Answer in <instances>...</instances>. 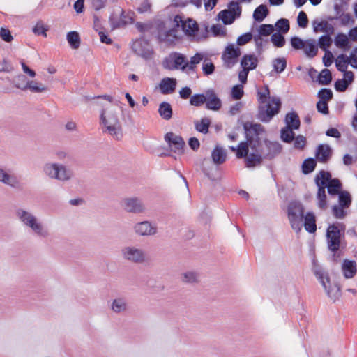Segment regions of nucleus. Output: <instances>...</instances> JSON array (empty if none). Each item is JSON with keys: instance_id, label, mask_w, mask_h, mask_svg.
I'll return each mask as SVG.
<instances>
[{"instance_id": "nucleus-1", "label": "nucleus", "mask_w": 357, "mask_h": 357, "mask_svg": "<svg viewBox=\"0 0 357 357\" xmlns=\"http://www.w3.org/2000/svg\"><path fill=\"white\" fill-rule=\"evenodd\" d=\"M267 98L270 101L265 105H260L258 107L257 118L264 123H268L278 114L280 110L282 102L279 97H270V91L268 86H265L263 91H257V100L260 103H266Z\"/></svg>"}, {"instance_id": "nucleus-2", "label": "nucleus", "mask_w": 357, "mask_h": 357, "mask_svg": "<svg viewBox=\"0 0 357 357\" xmlns=\"http://www.w3.org/2000/svg\"><path fill=\"white\" fill-rule=\"evenodd\" d=\"M16 215L18 219L26 227L31 228L38 236L47 237L49 233L43 228V225L38 221L37 218L29 211L22 208L16 210Z\"/></svg>"}, {"instance_id": "nucleus-3", "label": "nucleus", "mask_w": 357, "mask_h": 357, "mask_svg": "<svg viewBox=\"0 0 357 357\" xmlns=\"http://www.w3.org/2000/svg\"><path fill=\"white\" fill-rule=\"evenodd\" d=\"M100 120L105 127V131L114 139L120 140L122 138L121 126L116 112H111L106 115L105 110H102L100 114Z\"/></svg>"}, {"instance_id": "nucleus-4", "label": "nucleus", "mask_w": 357, "mask_h": 357, "mask_svg": "<svg viewBox=\"0 0 357 357\" xmlns=\"http://www.w3.org/2000/svg\"><path fill=\"white\" fill-rule=\"evenodd\" d=\"M245 132L246 142L251 149L261 148L262 144L260 135L265 132L263 126L259 123L246 122L243 124Z\"/></svg>"}, {"instance_id": "nucleus-5", "label": "nucleus", "mask_w": 357, "mask_h": 357, "mask_svg": "<svg viewBox=\"0 0 357 357\" xmlns=\"http://www.w3.org/2000/svg\"><path fill=\"white\" fill-rule=\"evenodd\" d=\"M314 274L317 280L322 284L328 296L334 301L337 299L340 295V288L337 284L331 286L330 279L327 272L319 266H314L313 268Z\"/></svg>"}, {"instance_id": "nucleus-6", "label": "nucleus", "mask_w": 357, "mask_h": 357, "mask_svg": "<svg viewBox=\"0 0 357 357\" xmlns=\"http://www.w3.org/2000/svg\"><path fill=\"white\" fill-rule=\"evenodd\" d=\"M304 211L303 205L299 202H291L287 206V215L291 227L297 233L302 228Z\"/></svg>"}, {"instance_id": "nucleus-7", "label": "nucleus", "mask_w": 357, "mask_h": 357, "mask_svg": "<svg viewBox=\"0 0 357 357\" xmlns=\"http://www.w3.org/2000/svg\"><path fill=\"white\" fill-rule=\"evenodd\" d=\"M162 66L169 70H181L188 73V59L183 54L173 52H171L162 61Z\"/></svg>"}, {"instance_id": "nucleus-8", "label": "nucleus", "mask_w": 357, "mask_h": 357, "mask_svg": "<svg viewBox=\"0 0 357 357\" xmlns=\"http://www.w3.org/2000/svg\"><path fill=\"white\" fill-rule=\"evenodd\" d=\"M45 174L50 178L62 181H68L72 177V172L67 167L58 163H46L43 166Z\"/></svg>"}, {"instance_id": "nucleus-9", "label": "nucleus", "mask_w": 357, "mask_h": 357, "mask_svg": "<svg viewBox=\"0 0 357 357\" xmlns=\"http://www.w3.org/2000/svg\"><path fill=\"white\" fill-rule=\"evenodd\" d=\"M344 229V225L342 224H333L328 226L326 230V239L328 248L329 250L335 253L339 250L340 246V229Z\"/></svg>"}, {"instance_id": "nucleus-10", "label": "nucleus", "mask_w": 357, "mask_h": 357, "mask_svg": "<svg viewBox=\"0 0 357 357\" xmlns=\"http://www.w3.org/2000/svg\"><path fill=\"white\" fill-rule=\"evenodd\" d=\"M121 255L124 259L134 264H143L146 260L144 250L135 246H127L121 250Z\"/></svg>"}, {"instance_id": "nucleus-11", "label": "nucleus", "mask_w": 357, "mask_h": 357, "mask_svg": "<svg viewBox=\"0 0 357 357\" xmlns=\"http://www.w3.org/2000/svg\"><path fill=\"white\" fill-rule=\"evenodd\" d=\"M258 59L254 54H245L241 61L243 70L238 73V78L241 83L247 82L248 75L250 70L255 69L257 66Z\"/></svg>"}, {"instance_id": "nucleus-12", "label": "nucleus", "mask_w": 357, "mask_h": 357, "mask_svg": "<svg viewBox=\"0 0 357 357\" xmlns=\"http://www.w3.org/2000/svg\"><path fill=\"white\" fill-rule=\"evenodd\" d=\"M241 52L239 47L229 45L222 54V59L226 68H232L238 61Z\"/></svg>"}, {"instance_id": "nucleus-13", "label": "nucleus", "mask_w": 357, "mask_h": 357, "mask_svg": "<svg viewBox=\"0 0 357 357\" xmlns=\"http://www.w3.org/2000/svg\"><path fill=\"white\" fill-rule=\"evenodd\" d=\"M132 49L137 55L145 59H151L153 54L150 43L144 38L135 40L132 45Z\"/></svg>"}, {"instance_id": "nucleus-14", "label": "nucleus", "mask_w": 357, "mask_h": 357, "mask_svg": "<svg viewBox=\"0 0 357 357\" xmlns=\"http://www.w3.org/2000/svg\"><path fill=\"white\" fill-rule=\"evenodd\" d=\"M282 149V145L278 142L264 140V146H261V151L265 160H271L278 155Z\"/></svg>"}, {"instance_id": "nucleus-15", "label": "nucleus", "mask_w": 357, "mask_h": 357, "mask_svg": "<svg viewBox=\"0 0 357 357\" xmlns=\"http://www.w3.org/2000/svg\"><path fill=\"white\" fill-rule=\"evenodd\" d=\"M121 206L125 211L132 213H141L145 211L142 201L137 197L125 198L121 201Z\"/></svg>"}, {"instance_id": "nucleus-16", "label": "nucleus", "mask_w": 357, "mask_h": 357, "mask_svg": "<svg viewBox=\"0 0 357 357\" xmlns=\"http://www.w3.org/2000/svg\"><path fill=\"white\" fill-rule=\"evenodd\" d=\"M18 79H22L24 83L21 84L17 82L15 84V87L22 91L29 89L33 93H41L47 90V88L41 83L39 84L34 81H26V77L24 75H18Z\"/></svg>"}, {"instance_id": "nucleus-17", "label": "nucleus", "mask_w": 357, "mask_h": 357, "mask_svg": "<svg viewBox=\"0 0 357 357\" xmlns=\"http://www.w3.org/2000/svg\"><path fill=\"white\" fill-rule=\"evenodd\" d=\"M164 138L174 152L183 153L185 142L181 136L176 135L172 132H169L165 134Z\"/></svg>"}, {"instance_id": "nucleus-18", "label": "nucleus", "mask_w": 357, "mask_h": 357, "mask_svg": "<svg viewBox=\"0 0 357 357\" xmlns=\"http://www.w3.org/2000/svg\"><path fill=\"white\" fill-rule=\"evenodd\" d=\"M0 183L15 189L20 187V181L17 176L11 174L10 169L6 170L2 166H0Z\"/></svg>"}, {"instance_id": "nucleus-19", "label": "nucleus", "mask_w": 357, "mask_h": 357, "mask_svg": "<svg viewBox=\"0 0 357 357\" xmlns=\"http://www.w3.org/2000/svg\"><path fill=\"white\" fill-rule=\"evenodd\" d=\"M250 152L245 159V165L248 168H252L260 165L264 159L261 148L251 149Z\"/></svg>"}, {"instance_id": "nucleus-20", "label": "nucleus", "mask_w": 357, "mask_h": 357, "mask_svg": "<svg viewBox=\"0 0 357 357\" xmlns=\"http://www.w3.org/2000/svg\"><path fill=\"white\" fill-rule=\"evenodd\" d=\"M135 231L139 236H151L157 231L155 226L149 221H143L137 223L134 227Z\"/></svg>"}, {"instance_id": "nucleus-21", "label": "nucleus", "mask_w": 357, "mask_h": 357, "mask_svg": "<svg viewBox=\"0 0 357 357\" xmlns=\"http://www.w3.org/2000/svg\"><path fill=\"white\" fill-rule=\"evenodd\" d=\"M333 155V149L328 144H319L316 149L315 156L319 162H327Z\"/></svg>"}, {"instance_id": "nucleus-22", "label": "nucleus", "mask_w": 357, "mask_h": 357, "mask_svg": "<svg viewBox=\"0 0 357 357\" xmlns=\"http://www.w3.org/2000/svg\"><path fill=\"white\" fill-rule=\"evenodd\" d=\"M354 74L352 71H347L344 73V78L335 81V89L338 92H344L348 86L354 82Z\"/></svg>"}, {"instance_id": "nucleus-23", "label": "nucleus", "mask_w": 357, "mask_h": 357, "mask_svg": "<svg viewBox=\"0 0 357 357\" xmlns=\"http://www.w3.org/2000/svg\"><path fill=\"white\" fill-rule=\"evenodd\" d=\"M206 109L217 111L221 107L222 102L213 90L209 89L206 91Z\"/></svg>"}, {"instance_id": "nucleus-24", "label": "nucleus", "mask_w": 357, "mask_h": 357, "mask_svg": "<svg viewBox=\"0 0 357 357\" xmlns=\"http://www.w3.org/2000/svg\"><path fill=\"white\" fill-rule=\"evenodd\" d=\"M342 270L346 278H352L357 272L356 262L354 260L344 259L342 264Z\"/></svg>"}, {"instance_id": "nucleus-25", "label": "nucleus", "mask_w": 357, "mask_h": 357, "mask_svg": "<svg viewBox=\"0 0 357 357\" xmlns=\"http://www.w3.org/2000/svg\"><path fill=\"white\" fill-rule=\"evenodd\" d=\"M176 86V79L174 78H163L160 83V89L163 94L172 93Z\"/></svg>"}, {"instance_id": "nucleus-26", "label": "nucleus", "mask_w": 357, "mask_h": 357, "mask_svg": "<svg viewBox=\"0 0 357 357\" xmlns=\"http://www.w3.org/2000/svg\"><path fill=\"white\" fill-rule=\"evenodd\" d=\"M313 30L315 33L324 32L326 34H333L334 32V27L332 24H329L325 20L319 22L315 20L312 22Z\"/></svg>"}, {"instance_id": "nucleus-27", "label": "nucleus", "mask_w": 357, "mask_h": 357, "mask_svg": "<svg viewBox=\"0 0 357 357\" xmlns=\"http://www.w3.org/2000/svg\"><path fill=\"white\" fill-rule=\"evenodd\" d=\"M286 127L292 130H298L300 128L301 121L298 114L296 112H289L285 116Z\"/></svg>"}, {"instance_id": "nucleus-28", "label": "nucleus", "mask_w": 357, "mask_h": 357, "mask_svg": "<svg viewBox=\"0 0 357 357\" xmlns=\"http://www.w3.org/2000/svg\"><path fill=\"white\" fill-rule=\"evenodd\" d=\"M304 227L309 233H314L317 230L315 215L312 212L304 215Z\"/></svg>"}, {"instance_id": "nucleus-29", "label": "nucleus", "mask_w": 357, "mask_h": 357, "mask_svg": "<svg viewBox=\"0 0 357 357\" xmlns=\"http://www.w3.org/2000/svg\"><path fill=\"white\" fill-rule=\"evenodd\" d=\"M314 180L317 186L326 188L327 185H328L331 180H333V178H331V174L330 172L321 170L316 176Z\"/></svg>"}, {"instance_id": "nucleus-30", "label": "nucleus", "mask_w": 357, "mask_h": 357, "mask_svg": "<svg viewBox=\"0 0 357 357\" xmlns=\"http://www.w3.org/2000/svg\"><path fill=\"white\" fill-rule=\"evenodd\" d=\"M227 157L225 151L219 146H216L211 153V158L216 165H221L225 162Z\"/></svg>"}, {"instance_id": "nucleus-31", "label": "nucleus", "mask_w": 357, "mask_h": 357, "mask_svg": "<svg viewBox=\"0 0 357 357\" xmlns=\"http://www.w3.org/2000/svg\"><path fill=\"white\" fill-rule=\"evenodd\" d=\"M181 27L188 36H195L199 30L197 23L192 19L183 21V24H181Z\"/></svg>"}, {"instance_id": "nucleus-32", "label": "nucleus", "mask_w": 357, "mask_h": 357, "mask_svg": "<svg viewBox=\"0 0 357 357\" xmlns=\"http://www.w3.org/2000/svg\"><path fill=\"white\" fill-rule=\"evenodd\" d=\"M326 188H327L328 193L330 195L336 196L342 192V185L338 178H333Z\"/></svg>"}, {"instance_id": "nucleus-33", "label": "nucleus", "mask_w": 357, "mask_h": 357, "mask_svg": "<svg viewBox=\"0 0 357 357\" xmlns=\"http://www.w3.org/2000/svg\"><path fill=\"white\" fill-rule=\"evenodd\" d=\"M269 10L265 4L257 6L253 12V18L256 22H261L268 15Z\"/></svg>"}, {"instance_id": "nucleus-34", "label": "nucleus", "mask_w": 357, "mask_h": 357, "mask_svg": "<svg viewBox=\"0 0 357 357\" xmlns=\"http://www.w3.org/2000/svg\"><path fill=\"white\" fill-rule=\"evenodd\" d=\"M160 116L165 120H169L172 116V108L167 102H162L160 104L158 108Z\"/></svg>"}, {"instance_id": "nucleus-35", "label": "nucleus", "mask_w": 357, "mask_h": 357, "mask_svg": "<svg viewBox=\"0 0 357 357\" xmlns=\"http://www.w3.org/2000/svg\"><path fill=\"white\" fill-rule=\"evenodd\" d=\"M303 50L307 57L313 58L317 54L318 47L314 40L310 39L306 40L305 47Z\"/></svg>"}, {"instance_id": "nucleus-36", "label": "nucleus", "mask_w": 357, "mask_h": 357, "mask_svg": "<svg viewBox=\"0 0 357 357\" xmlns=\"http://www.w3.org/2000/svg\"><path fill=\"white\" fill-rule=\"evenodd\" d=\"M335 44L337 47L341 48L344 51L349 50L351 47L349 38L344 33H340L335 36Z\"/></svg>"}, {"instance_id": "nucleus-37", "label": "nucleus", "mask_w": 357, "mask_h": 357, "mask_svg": "<svg viewBox=\"0 0 357 357\" xmlns=\"http://www.w3.org/2000/svg\"><path fill=\"white\" fill-rule=\"evenodd\" d=\"M66 39L70 46L73 49H78L80 46V36L79 34L75 31H70L67 33Z\"/></svg>"}, {"instance_id": "nucleus-38", "label": "nucleus", "mask_w": 357, "mask_h": 357, "mask_svg": "<svg viewBox=\"0 0 357 357\" xmlns=\"http://www.w3.org/2000/svg\"><path fill=\"white\" fill-rule=\"evenodd\" d=\"M133 18L128 17V20L116 17L114 15H112L109 17V22L112 26V29H119L125 26L128 24H132L133 22Z\"/></svg>"}, {"instance_id": "nucleus-39", "label": "nucleus", "mask_w": 357, "mask_h": 357, "mask_svg": "<svg viewBox=\"0 0 357 357\" xmlns=\"http://www.w3.org/2000/svg\"><path fill=\"white\" fill-rule=\"evenodd\" d=\"M203 58V54L197 52L190 58V61L188 60V73H195L196 71L197 65L202 61Z\"/></svg>"}, {"instance_id": "nucleus-40", "label": "nucleus", "mask_w": 357, "mask_h": 357, "mask_svg": "<svg viewBox=\"0 0 357 357\" xmlns=\"http://www.w3.org/2000/svg\"><path fill=\"white\" fill-rule=\"evenodd\" d=\"M211 125V121L209 119L204 117L202 118L200 121L195 122V129L203 134H207Z\"/></svg>"}, {"instance_id": "nucleus-41", "label": "nucleus", "mask_w": 357, "mask_h": 357, "mask_svg": "<svg viewBox=\"0 0 357 357\" xmlns=\"http://www.w3.org/2000/svg\"><path fill=\"white\" fill-rule=\"evenodd\" d=\"M218 19L221 20L225 25L231 24L236 19V16L232 15L229 10L226 9L221 10L218 15Z\"/></svg>"}, {"instance_id": "nucleus-42", "label": "nucleus", "mask_w": 357, "mask_h": 357, "mask_svg": "<svg viewBox=\"0 0 357 357\" xmlns=\"http://www.w3.org/2000/svg\"><path fill=\"white\" fill-rule=\"evenodd\" d=\"M318 187V191L317 194V199L318 200V206L321 210H324L327 207V202H326V190L324 187L317 186Z\"/></svg>"}, {"instance_id": "nucleus-43", "label": "nucleus", "mask_w": 357, "mask_h": 357, "mask_svg": "<svg viewBox=\"0 0 357 357\" xmlns=\"http://www.w3.org/2000/svg\"><path fill=\"white\" fill-rule=\"evenodd\" d=\"M349 63V57L343 54H340L335 61V66L337 69L344 73L347 72L346 69L347 68V65Z\"/></svg>"}, {"instance_id": "nucleus-44", "label": "nucleus", "mask_w": 357, "mask_h": 357, "mask_svg": "<svg viewBox=\"0 0 357 357\" xmlns=\"http://www.w3.org/2000/svg\"><path fill=\"white\" fill-rule=\"evenodd\" d=\"M317 165V161L313 158H309L305 159L302 165V172L304 174H308L312 172Z\"/></svg>"}, {"instance_id": "nucleus-45", "label": "nucleus", "mask_w": 357, "mask_h": 357, "mask_svg": "<svg viewBox=\"0 0 357 357\" xmlns=\"http://www.w3.org/2000/svg\"><path fill=\"white\" fill-rule=\"evenodd\" d=\"M295 133L289 127H284L280 130L281 139L286 143H291L294 141Z\"/></svg>"}, {"instance_id": "nucleus-46", "label": "nucleus", "mask_w": 357, "mask_h": 357, "mask_svg": "<svg viewBox=\"0 0 357 357\" xmlns=\"http://www.w3.org/2000/svg\"><path fill=\"white\" fill-rule=\"evenodd\" d=\"M273 70L277 73H282L287 67V61L284 57L276 58L272 62Z\"/></svg>"}, {"instance_id": "nucleus-47", "label": "nucleus", "mask_w": 357, "mask_h": 357, "mask_svg": "<svg viewBox=\"0 0 357 357\" xmlns=\"http://www.w3.org/2000/svg\"><path fill=\"white\" fill-rule=\"evenodd\" d=\"M318 82L320 84L328 85L332 81V74L331 71L327 69H323L318 76Z\"/></svg>"}, {"instance_id": "nucleus-48", "label": "nucleus", "mask_w": 357, "mask_h": 357, "mask_svg": "<svg viewBox=\"0 0 357 357\" xmlns=\"http://www.w3.org/2000/svg\"><path fill=\"white\" fill-rule=\"evenodd\" d=\"M337 195L339 204L347 208H349L351 204V195L347 191H342Z\"/></svg>"}, {"instance_id": "nucleus-49", "label": "nucleus", "mask_w": 357, "mask_h": 357, "mask_svg": "<svg viewBox=\"0 0 357 357\" xmlns=\"http://www.w3.org/2000/svg\"><path fill=\"white\" fill-rule=\"evenodd\" d=\"M275 27L277 29L278 32L287 33L290 29L289 22L287 19L281 18L275 22Z\"/></svg>"}, {"instance_id": "nucleus-50", "label": "nucleus", "mask_w": 357, "mask_h": 357, "mask_svg": "<svg viewBox=\"0 0 357 357\" xmlns=\"http://www.w3.org/2000/svg\"><path fill=\"white\" fill-rule=\"evenodd\" d=\"M206 93H199L192 96L190 98V104L195 107H199L206 101Z\"/></svg>"}, {"instance_id": "nucleus-51", "label": "nucleus", "mask_w": 357, "mask_h": 357, "mask_svg": "<svg viewBox=\"0 0 357 357\" xmlns=\"http://www.w3.org/2000/svg\"><path fill=\"white\" fill-rule=\"evenodd\" d=\"M283 33L275 32L273 33L271 36V41L273 43L276 47H282L285 45V38L282 36Z\"/></svg>"}, {"instance_id": "nucleus-52", "label": "nucleus", "mask_w": 357, "mask_h": 357, "mask_svg": "<svg viewBox=\"0 0 357 357\" xmlns=\"http://www.w3.org/2000/svg\"><path fill=\"white\" fill-rule=\"evenodd\" d=\"M249 144L246 142H241L238 144L236 149V157L238 158H246L248 155Z\"/></svg>"}, {"instance_id": "nucleus-53", "label": "nucleus", "mask_w": 357, "mask_h": 357, "mask_svg": "<svg viewBox=\"0 0 357 357\" xmlns=\"http://www.w3.org/2000/svg\"><path fill=\"white\" fill-rule=\"evenodd\" d=\"M348 8V3L344 0H335L334 10L336 17L344 13Z\"/></svg>"}, {"instance_id": "nucleus-54", "label": "nucleus", "mask_w": 357, "mask_h": 357, "mask_svg": "<svg viewBox=\"0 0 357 357\" xmlns=\"http://www.w3.org/2000/svg\"><path fill=\"white\" fill-rule=\"evenodd\" d=\"M226 10H229L232 15H235L236 18H238L241 15L242 8L239 2L231 1L228 4V9Z\"/></svg>"}, {"instance_id": "nucleus-55", "label": "nucleus", "mask_w": 357, "mask_h": 357, "mask_svg": "<svg viewBox=\"0 0 357 357\" xmlns=\"http://www.w3.org/2000/svg\"><path fill=\"white\" fill-rule=\"evenodd\" d=\"M330 35L331 34L323 35L319 38V46L324 51L328 50V48L332 43V39Z\"/></svg>"}, {"instance_id": "nucleus-56", "label": "nucleus", "mask_w": 357, "mask_h": 357, "mask_svg": "<svg viewBox=\"0 0 357 357\" xmlns=\"http://www.w3.org/2000/svg\"><path fill=\"white\" fill-rule=\"evenodd\" d=\"M112 309L115 312H121L126 310V303L122 298L114 299L112 303Z\"/></svg>"}, {"instance_id": "nucleus-57", "label": "nucleus", "mask_w": 357, "mask_h": 357, "mask_svg": "<svg viewBox=\"0 0 357 357\" xmlns=\"http://www.w3.org/2000/svg\"><path fill=\"white\" fill-rule=\"evenodd\" d=\"M32 31L35 35L43 36L46 37V32L48 31V28L44 25L42 21H38L33 27Z\"/></svg>"}, {"instance_id": "nucleus-58", "label": "nucleus", "mask_w": 357, "mask_h": 357, "mask_svg": "<svg viewBox=\"0 0 357 357\" xmlns=\"http://www.w3.org/2000/svg\"><path fill=\"white\" fill-rule=\"evenodd\" d=\"M274 26L272 24H264L259 26L258 31L261 36H268L273 34Z\"/></svg>"}, {"instance_id": "nucleus-59", "label": "nucleus", "mask_w": 357, "mask_h": 357, "mask_svg": "<svg viewBox=\"0 0 357 357\" xmlns=\"http://www.w3.org/2000/svg\"><path fill=\"white\" fill-rule=\"evenodd\" d=\"M344 208H347L344 206H342L341 205H334L332 207V213L333 216L336 218L342 219L344 218L347 213L344 211Z\"/></svg>"}, {"instance_id": "nucleus-60", "label": "nucleus", "mask_w": 357, "mask_h": 357, "mask_svg": "<svg viewBox=\"0 0 357 357\" xmlns=\"http://www.w3.org/2000/svg\"><path fill=\"white\" fill-rule=\"evenodd\" d=\"M202 70L205 75H210L214 73L215 66L208 59H205L202 63Z\"/></svg>"}, {"instance_id": "nucleus-61", "label": "nucleus", "mask_w": 357, "mask_h": 357, "mask_svg": "<svg viewBox=\"0 0 357 357\" xmlns=\"http://www.w3.org/2000/svg\"><path fill=\"white\" fill-rule=\"evenodd\" d=\"M320 100L328 102L333 98V92L330 89L324 88L318 92Z\"/></svg>"}, {"instance_id": "nucleus-62", "label": "nucleus", "mask_w": 357, "mask_h": 357, "mask_svg": "<svg viewBox=\"0 0 357 357\" xmlns=\"http://www.w3.org/2000/svg\"><path fill=\"white\" fill-rule=\"evenodd\" d=\"M306 41L303 40L298 36H293L290 40V43L294 50H301L305 47Z\"/></svg>"}, {"instance_id": "nucleus-63", "label": "nucleus", "mask_w": 357, "mask_h": 357, "mask_svg": "<svg viewBox=\"0 0 357 357\" xmlns=\"http://www.w3.org/2000/svg\"><path fill=\"white\" fill-rule=\"evenodd\" d=\"M308 22L309 21L307 14L303 10L300 11L297 17V23L298 26L301 28H306L308 25Z\"/></svg>"}, {"instance_id": "nucleus-64", "label": "nucleus", "mask_w": 357, "mask_h": 357, "mask_svg": "<svg viewBox=\"0 0 357 357\" xmlns=\"http://www.w3.org/2000/svg\"><path fill=\"white\" fill-rule=\"evenodd\" d=\"M348 57L351 66L355 69H357V46L351 50L350 55Z\"/></svg>"}]
</instances>
